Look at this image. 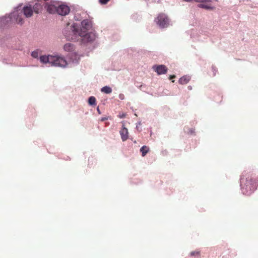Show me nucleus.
Masks as SVG:
<instances>
[{
  "label": "nucleus",
  "mask_w": 258,
  "mask_h": 258,
  "mask_svg": "<svg viewBox=\"0 0 258 258\" xmlns=\"http://www.w3.org/2000/svg\"><path fill=\"white\" fill-rule=\"evenodd\" d=\"M23 10L26 17H30L33 15V11L31 6L24 7Z\"/></svg>",
  "instance_id": "obj_10"
},
{
  "label": "nucleus",
  "mask_w": 258,
  "mask_h": 258,
  "mask_svg": "<svg viewBox=\"0 0 258 258\" xmlns=\"http://www.w3.org/2000/svg\"><path fill=\"white\" fill-rule=\"evenodd\" d=\"M16 22L19 24H22L23 23V20L21 18L18 17L16 19Z\"/></svg>",
  "instance_id": "obj_21"
},
{
  "label": "nucleus",
  "mask_w": 258,
  "mask_h": 258,
  "mask_svg": "<svg viewBox=\"0 0 258 258\" xmlns=\"http://www.w3.org/2000/svg\"><path fill=\"white\" fill-rule=\"evenodd\" d=\"M200 255V251L199 250H195L192 251L190 252L189 255L190 256H199Z\"/></svg>",
  "instance_id": "obj_18"
},
{
  "label": "nucleus",
  "mask_w": 258,
  "mask_h": 258,
  "mask_svg": "<svg viewBox=\"0 0 258 258\" xmlns=\"http://www.w3.org/2000/svg\"><path fill=\"white\" fill-rule=\"evenodd\" d=\"M110 0H99V2L101 5L106 4Z\"/></svg>",
  "instance_id": "obj_20"
},
{
  "label": "nucleus",
  "mask_w": 258,
  "mask_h": 258,
  "mask_svg": "<svg viewBox=\"0 0 258 258\" xmlns=\"http://www.w3.org/2000/svg\"><path fill=\"white\" fill-rule=\"evenodd\" d=\"M121 138L122 141H125L128 138V130L124 126V124L122 125V128L119 131Z\"/></svg>",
  "instance_id": "obj_8"
},
{
  "label": "nucleus",
  "mask_w": 258,
  "mask_h": 258,
  "mask_svg": "<svg viewBox=\"0 0 258 258\" xmlns=\"http://www.w3.org/2000/svg\"><path fill=\"white\" fill-rule=\"evenodd\" d=\"M40 60L43 63L48 62L52 66L61 68H64L68 64L65 58L58 55H42L40 57Z\"/></svg>",
  "instance_id": "obj_2"
},
{
  "label": "nucleus",
  "mask_w": 258,
  "mask_h": 258,
  "mask_svg": "<svg viewBox=\"0 0 258 258\" xmlns=\"http://www.w3.org/2000/svg\"><path fill=\"white\" fill-rule=\"evenodd\" d=\"M42 6L39 3H36L33 7V11L36 14H38L42 10Z\"/></svg>",
  "instance_id": "obj_12"
},
{
  "label": "nucleus",
  "mask_w": 258,
  "mask_h": 258,
  "mask_svg": "<svg viewBox=\"0 0 258 258\" xmlns=\"http://www.w3.org/2000/svg\"><path fill=\"white\" fill-rule=\"evenodd\" d=\"M88 103L91 105H95L96 98L93 96L90 97L88 99Z\"/></svg>",
  "instance_id": "obj_17"
},
{
  "label": "nucleus",
  "mask_w": 258,
  "mask_h": 258,
  "mask_svg": "<svg viewBox=\"0 0 258 258\" xmlns=\"http://www.w3.org/2000/svg\"><path fill=\"white\" fill-rule=\"evenodd\" d=\"M211 1V0H196V2L203 3L198 5V7L206 10L214 9V7H212L210 5L207 4V3H210Z\"/></svg>",
  "instance_id": "obj_7"
},
{
  "label": "nucleus",
  "mask_w": 258,
  "mask_h": 258,
  "mask_svg": "<svg viewBox=\"0 0 258 258\" xmlns=\"http://www.w3.org/2000/svg\"><path fill=\"white\" fill-rule=\"evenodd\" d=\"M125 116V115L124 114H122L121 115H119V117L120 118H123Z\"/></svg>",
  "instance_id": "obj_25"
},
{
  "label": "nucleus",
  "mask_w": 258,
  "mask_h": 258,
  "mask_svg": "<svg viewBox=\"0 0 258 258\" xmlns=\"http://www.w3.org/2000/svg\"><path fill=\"white\" fill-rule=\"evenodd\" d=\"M155 22L160 27H167L169 25V20L166 15L160 14L155 19Z\"/></svg>",
  "instance_id": "obj_4"
},
{
  "label": "nucleus",
  "mask_w": 258,
  "mask_h": 258,
  "mask_svg": "<svg viewBox=\"0 0 258 258\" xmlns=\"http://www.w3.org/2000/svg\"><path fill=\"white\" fill-rule=\"evenodd\" d=\"M106 119H107V118H105V117H104V118H102L101 119V121H104V120H106Z\"/></svg>",
  "instance_id": "obj_24"
},
{
  "label": "nucleus",
  "mask_w": 258,
  "mask_h": 258,
  "mask_svg": "<svg viewBox=\"0 0 258 258\" xmlns=\"http://www.w3.org/2000/svg\"><path fill=\"white\" fill-rule=\"evenodd\" d=\"M63 49L66 51L71 52L74 50L75 47L74 44L68 43L64 45Z\"/></svg>",
  "instance_id": "obj_13"
},
{
  "label": "nucleus",
  "mask_w": 258,
  "mask_h": 258,
  "mask_svg": "<svg viewBox=\"0 0 258 258\" xmlns=\"http://www.w3.org/2000/svg\"><path fill=\"white\" fill-rule=\"evenodd\" d=\"M81 24L83 30H85V29L88 30L90 25L89 22L87 20H84L82 21Z\"/></svg>",
  "instance_id": "obj_15"
},
{
  "label": "nucleus",
  "mask_w": 258,
  "mask_h": 258,
  "mask_svg": "<svg viewBox=\"0 0 258 258\" xmlns=\"http://www.w3.org/2000/svg\"><path fill=\"white\" fill-rule=\"evenodd\" d=\"M70 11V8L68 6L63 4L58 5L57 4L56 13L58 15L61 16L67 15L69 13Z\"/></svg>",
  "instance_id": "obj_5"
},
{
  "label": "nucleus",
  "mask_w": 258,
  "mask_h": 258,
  "mask_svg": "<svg viewBox=\"0 0 258 258\" xmlns=\"http://www.w3.org/2000/svg\"><path fill=\"white\" fill-rule=\"evenodd\" d=\"M101 92L106 94H109L112 92V89L108 86H104L101 88Z\"/></svg>",
  "instance_id": "obj_16"
},
{
  "label": "nucleus",
  "mask_w": 258,
  "mask_h": 258,
  "mask_svg": "<svg viewBox=\"0 0 258 258\" xmlns=\"http://www.w3.org/2000/svg\"><path fill=\"white\" fill-rule=\"evenodd\" d=\"M190 80V77L189 76H184L179 79L178 82L181 85H184L188 83Z\"/></svg>",
  "instance_id": "obj_11"
},
{
  "label": "nucleus",
  "mask_w": 258,
  "mask_h": 258,
  "mask_svg": "<svg viewBox=\"0 0 258 258\" xmlns=\"http://www.w3.org/2000/svg\"><path fill=\"white\" fill-rule=\"evenodd\" d=\"M119 98H120V99H123V98H124V95H123V94H120V95H119Z\"/></svg>",
  "instance_id": "obj_22"
},
{
  "label": "nucleus",
  "mask_w": 258,
  "mask_h": 258,
  "mask_svg": "<svg viewBox=\"0 0 258 258\" xmlns=\"http://www.w3.org/2000/svg\"><path fill=\"white\" fill-rule=\"evenodd\" d=\"M45 7L47 11L50 14H54L56 13L57 3L55 4H46Z\"/></svg>",
  "instance_id": "obj_9"
},
{
  "label": "nucleus",
  "mask_w": 258,
  "mask_h": 258,
  "mask_svg": "<svg viewBox=\"0 0 258 258\" xmlns=\"http://www.w3.org/2000/svg\"><path fill=\"white\" fill-rule=\"evenodd\" d=\"M175 78V75H171L169 77V79L172 80V79Z\"/></svg>",
  "instance_id": "obj_23"
},
{
  "label": "nucleus",
  "mask_w": 258,
  "mask_h": 258,
  "mask_svg": "<svg viewBox=\"0 0 258 258\" xmlns=\"http://www.w3.org/2000/svg\"><path fill=\"white\" fill-rule=\"evenodd\" d=\"M97 111L99 112V110L98 108H97Z\"/></svg>",
  "instance_id": "obj_26"
},
{
  "label": "nucleus",
  "mask_w": 258,
  "mask_h": 258,
  "mask_svg": "<svg viewBox=\"0 0 258 258\" xmlns=\"http://www.w3.org/2000/svg\"><path fill=\"white\" fill-rule=\"evenodd\" d=\"M153 69L158 75L165 74L168 70L167 67L163 64L154 66Z\"/></svg>",
  "instance_id": "obj_6"
},
{
  "label": "nucleus",
  "mask_w": 258,
  "mask_h": 258,
  "mask_svg": "<svg viewBox=\"0 0 258 258\" xmlns=\"http://www.w3.org/2000/svg\"><path fill=\"white\" fill-rule=\"evenodd\" d=\"M242 192L245 195H250L258 186V176L253 173H244L240 178Z\"/></svg>",
  "instance_id": "obj_1"
},
{
  "label": "nucleus",
  "mask_w": 258,
  "mask_h": 258,
  "mask_svg": "<svg viewBox=\"0 0 258 258\" xmlns=\"http://www.w3.org/2000/svg\"><path fill=\"white\" fill-rule=\"evenodd\" d=\"M149 151V148L147 146H143L140 149L142 156L144 157Z\"/></svg>",
  "instance_id": "obj_14"
},
{
  "label": "nucleus",
  "mask_w": 258,
  "mask_h": 258,
  "mask_svg": "<svg viewBox=\"0 0 258 258\" xmlns=\"http://www.w3.org/2000/svg\"><path fill=\"white\" fill-rule=\"evenodd\" d=\"M31 55L34 58H37L39 56V52L38 50H35L32 52Z\"/></svg>",
  "instance_id": "obj_19"
},
{
  "label": "nucleus",
  "mask_w": 258,
  "mask_h": 258,
  "mask_svg": "<svg viewBox=\"0 0 258 258\" xmlns=\"http://www.w3.org/2000/svg\"><path fill=\"white\" fill-rule=\"evenodd\" d=\"M72 29L75 35L78 34V35L83 37L84 40H86L87 41H92L94 39V35L93 34L88 33L87 32L88 30L86 29L85 30H84L83 28H81L80 30H78L74 25L72 26Z\"/></svg>",
  "instance_id": "obj_3"
}]
</instances>
